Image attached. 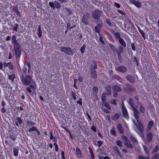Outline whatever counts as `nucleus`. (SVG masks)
Here are the masks:
<instances>
[{
	"label": "nucleus",
	"mask_w": 159,
	"mask_h": 159,
	"mask_svg": "<svg viewBox=\"0 0 159 159\" xmlns=\"http://www.w3.org/2000/svg\"><path fill=\"white\" fill-rule=\"evenodd\" d=\"M130 138L132 142L134 144H138V142L137 139L133 136L132 135L130 137Z\"/></svg>",
	"instance_id": "nucleus-27"
},
{
	"label": "nucleus",
	"mask_w": 159,
	"mask_h": 159,
	"mask_svg": "<svg viewBox=\"0 0 159 159\" xmlns=\"http://www.w3.org/2000/svg\"><path fill=\"white\" fill-rule=\"evenodd\" d=\"M12 12L16 17H18L19 18H21V13L19 11L18 7L17 5H16L13 7Z\"/></svg>",
	"instance_id": "nucleus-6"
},
{
	"label": "nucleus",
	"mask_w": 159,
	"mask_h": 159,
	"mask_svg": "<svg viewBox=\"0 0 159 159\" xmlns=\"http://www.w3.org/2000/svg\"><path fill=\"white\" fill-rule=\"evenodd\" d=\"M121 111L124 117L126 119H129V116L127 109L123 104L122 105Z\"/></svg>",
	"instance_id": "nucleus-10"
},
{
	"label": "nucleus",
	"mask_w": 159,
	"mask_h": 159,
	"mask_svg": "<svg viewBox=\"0 0 159 159\" xmlns=\"http://www.w3.org/2000/svg\"><path fill=\"white\" fill-rule=\"evenodd\" d=\"M89 14H84L82 18V21L85 25L89 24Z\"/></svg>",
	"instance_id": "nucleus-13"
},
{
	"label": "nucleus",
	"mask_w": 159,
	"mask_h": 159,
	"mask_svg": "<svg viewBox=\"0 0 159 159\" xmlns=\"http://www.w3.org/2000/svg\"><path fill=\"white\" fill-rule=\"evenodd\" d=\"M84 45H85L84 44L80 49V51L82 54H83L84 53L85 50V46H84Z\"/></svg>",
	"instance_id": "nucleus-60"
},
{
	"label": "nucleus",
	"mask_w": 159,
	"mask_h": 159,
	"mask_svg": "<svg viewBox=\"0 0 159 159\" xmlns=\"http://www.w3.org/2000/svg\"><path fill=\"white\" fill-rule=\"evenodd\" d=\"M42 32L41 30V28L40 25L38 26V35L39 38H40L42 36Z\"/></svg>",
	"instance_id": "nucleus-34"
},
{
	"label": "nucleus",
	"mask_w": 159,
	"mask_h": 159,
	"mask_svg": "<svg viewBox=\"0 0 159 159\" xmlns=\"http://www.w3.org/2000/svg\"><path fill=\"white\" fill-rule=\"evenodd\" d=\"M113 149L116 152L117 154L118 155H119V156H121V154L120 152V151L117 146H113Z\"/></svg>",
	"instance_id": "nucleus-32"
},
{
	"label": "nucleus",
	"mask_w": 159,
	"mask_h": 159,
	"mask_svg": "<svg viewBox=\"0 0 159 159\" xmlns=\"http://www.w3.org/2000/svg\"><path fill=\"white\" fill-rule=\"evenodd\" d=\"M139 159H149V156H144L143 155H139L138 156Z\"/></svg>",
	"instance_id": "nucleus-42"
},
{
	"label": "nucleus",
	"mask_w": 159,
	"mask_h": 159,
	"mask_svg": "<svg viewBox=\"0 0 159 159\" xmlns=\"http://www.w3.org/2000/svg\"><path fill=\"white\" fill-rule=\"evenodd\" d=\"M3 77V75L2 74H0V84H1V87L5 89L6 90H7V89L8 90H11L12 88L10 84L8 83H1L2 81V78Z\"/></svg>",
	"instance_id": "nucleus-4"
},
{
	"label": "nucleus",
	"mask_w": 159,
	"mask_h": 159,
	"mask_svg": "<svg viewBox=\"0 0 159 159\" xmlns=\"http://www.w3.org/2000/svg\"><path fill=\"white\" fill-rule=\"evenodd\" d=\"M110 133L113 135H116V132L115 129L114 127H113L110 130Z\"/></svg>",
	"instance_id": "nucleus-49"
},
{
	"label": "nucleus",
	"mask_w": 159,
	"mask_h": 159,
	"mask_svg": "<svg viewBox=\"0 0 159 159\" xmlns=\"http://www.w3.org/2000/svg\"><path fill=\"white\" fill-rule=\"evenodd\" d=\"M12 27V29L13 30L17 31L19 28V25L17 23L15 24L14 25H13Z\"/></svg>",
	"instance_id": "nucleus-40"
},
{
	"label": "nucleus",
	"mask_w": 159,
	"mask_h": 159,
	"mask_svg": "<svg viewBox=\"0 0 159 159\" xmlns=\"http://www.w3.org/2000/svg\"><path fill=\"white\" fill-rule=\"evenodd\" d=\"M134 115L135 119L137 121H139V111L135 108L133 109Z\"/></svg>",
	"instance_id": "nucleus-11"
},
{
	"label": "nucleus",
	"mask_w": 159,
	"mask_h": 159,
	"mask_svg": "<svg viewBox=\"0 0 159 159\" xmlns=\"http://www.w3.org/2000/svg\"><path fill=\"white\" fill-rule=\"evenodd\" d=\"M99 40L102 44H104L105 43L103 40V37L102 36L101 34H99Z\"/></svg>",
	"instance_id": "nucleus-48"
},
{
	"label": "nucleus",
	"mask_w": 159,
	"mask_h": 159,
	"mask_svg": "<svg viewBox=\"0 0 159 159\" xmlns=\"http://www.w3.org/2000/svg\"><path fill=\"white\" fill-rule=\"evenodd\" d=\"M122 138L125 140V146L128 148L130 149L133 148V146L127 137L125 136L124 135L122 137Z\"/></svg>",
	"instance_id": "nucleus-7"
},
{
	"label": "nucleus",
	"mask_w": 159,
	"mask_h": 159,
	"mask_svg": "<svg viewBox=\"0 0 159 159\" xmlns=\"http://www.w3.org/2000/svg\"><path fill=\"white\" fill-rule=\"evenodd\" d=\"M124 51L123 47L122 46H119L118 48V50L116 51V52H120L122 53Z\"/></svg>",
	"instance_id": "nucleus-47"
},
{
	"label": "nucleus",
	"mask_w": 159,
	"mask_h": 159,
	"mask_svg": "<svg viewBox=\"0 0 159 159\" xmlns=\"http://www.w3.org/2000/svg\"><path fill=\"white\" fill-rule=\"evenodd\" d=\"M137 45V44L135 45L134 43H132L131 44V48L132 50L133 51H135L136 50L135 47Z\"/></svg>",
	"instance_id": "nucleus-53"
},
{
	"label": "nucleus",
	"mask_w": 159,
	"mask_h": 159,
	"mask_svg": "<svg viewBox=\"0 0 159 159\" xmlns=\"http://www.w3.org/2000/svg\"><path fill=\"white\" fill-rule=\"evenodd\" d=\"M16 78V76L14 74H12L8 75V79L11 82H13Z\"/></svg>",
	"instance_id": "nucleus-21"
},
{
	"label": "nucleus",
	"mask_w": 159,
	"mask_h": 159,
	"mask_svg": "<svg viewBox=\"0 0 159 159\" xmlns=\"http://www.w3.org/2000/svg\"><path fill=\"white\" fill-rule=\"evenodd\" d=\"M115 70L118 72L125 73L127 71V68L124 66H115Z\"/></svg>",
	"instance_id": "nucleus-8"
},
{
	"label": "nucleus",
	"mask_w": 159,
	"mask_h": 159,
	"mask_svg": "<svg viewBox=\"0 0 159 159\" xmlns=\"http://www.w3.org/2000/svg\"><path fill=\"white\" fill-rule=\"evenodd\" d=\"M122 141L120 140H117L116 141V143L117 145L119 147H121L122 146Z\"/></svg>",
	"instance_id": "nucleus-54"
},
{
	"label": "nucleus",
	"mask_w": 159,
	"mask_h": 159,
	"mask_svg": "<svg viewBox=\"0 0 159 159\" xmlns=\"http://www.w3.org/2000/svg\"><path fill=\"white\" fill-rule=\"evenodd\" d=\"M76 153L78 157L80 158H81L82 157L81 152L79 148H77L76 150Z\"/></svg>",
	"instance_id": "nucleus-25"
},
{
	"label": "nucleus",
	"mask_w": 159,
	"mask_h": 159,
	"mask_svg": "<svg viewBox=\"0 0 159 159\" xmlns=\"http://www.w3.org/2000/svg\"><path fill=\"white\" fill-rule=\"evenodd\" d=\"M102 14V13L100 10H96L93 13V17L95 20H99Z\"/></svg>",
	"instance_id": "nucleus-9"
},
{
	"label": "nucleus",
	"mask_w": 159,
	"mask_h": 159,
	"mask_svg": "<svg viewBox=\"0 0 159 159\" xmlns=\"http://www.w3.org/2000/svg\"><path fill=\"white\" fill-rule=\"evenodd\" d=\"M103 25L102 24H99L95 27V31L96 32L98 33V34H101L100 31H101V28L102 27Z\"/></svg>",
	"instance_id": "nucleus-17"
},
{
	"label": "nucleus",
	"mask_w": 159,
	"mask_h": 159,
	"mask_svg": "<svg viewBox=\"0 0 159 159\" xmlns=\"http://www.w3.org/2000/svg\"><path fill=\"white\" fill-rule=\"evenodd\" d=\"M119 41L122 46H123L124 48H125L126 47V43L122 38H120L119 39Z\"/></svg>",
	"instance_id": "nucleus-23"
},
{
	"label": "nucleus",
	"mask_w": 159,
	"mask_h": 159,
	"mask_svg": "<svg viewBox=\"0 0 159 159\" xmlns=\"http://www.w3.org/2000/svg\"><path fill=\"white\" fill-rule=\"evenodd\" d=\"M106 23L108 24L109 26H111L112 23L111 22V21L109 19H107L106 20Z\"/></svg>",
	"instance_id": "nucleus-61"
},
{
	"label": "nucleus",
	"mask_w": 159,
	"mask_h": 159,
	"mask_svg": "<svg viewBox=\"0 0 159 159\" xmlns=\"http://www.w3.org/2000/svg\"><path fill=\"white\" fill-rule=\"evenodd\" d=\"M27 65L28 66L29 68L28 70V74H29L30 73V69H31V65L30 63H27Z\"/></svg>",
	"instance_id": "nucleus-62"
},
{
	"label": "nucleus",
	"mask_w": 159,
	"mask_h": 159,
	"mask_svg": "<svg viewBox=\"0 0 159 159\" xmlns=\"http://www.w3.org/2000/svg\"><path fill=\"white\" fill-rule=\"evenodd\" d=\"M26 124L29 127L33 126L34 125H36V124L33 122L31 121L28 120L26 122Z\"/></svg>",
	"instance_id": "nucleus-31"
},
{
	"label": "nucleus",
	"mask_w": 159,
	"mask_h": 159,
	"mask_svg": "<svg viewBox=\"0 0 159 159\" xmlns=\"http://www.w3.org/2000/svg\"><path fill=\"white\" fill-rule=\"evenodd\" d=\"M117 128L120 134H123L124 132V130L122 125L120 124H119L117 125Z\"/></svg>",
	"instance_id": "nucleus-19"
},
{
	"label": "nucleus",
	"mask_w": 159,
	"mask_h": 159,
	"mask_svg": "<svg viewBox=\"0 0 159 159\" xmlns=\"http://www.w3.org/2000/svg\"><path fill=\"white\" fill-rule=\"evenodd\" d=\"M106 91L109 94H111V87L110 85L107 86L106 88Z\"/></svg>",
	"instance_id": "nucleus-45"
},
{
	"label": "nucleus",
	"mask_w": 159,
	"mask_h": 159,
	"mask_svg": "<svg viewBox=\"0 0 159 159\" xmlns=\"http://www.w3.org/2000/svg\"><path fill=\"white\" fill-rule=\"evenodd\" d=\"M49 6L53 9H54L55 8L54 6V3L52 2H49Z\"/></svg>",
	"instance_id": "nucleus-59"
},
{
	"label": "nucleus",
	"mask_w": 159,
	"mask_h": 159,
	"mask_svg": "<svg viewBox=\"0 0 159 159\" xmlns=\"http://www.w3.org/2000/svg\"><path fill=\"white\" fill-rule=\"evenodd\" d=\"M120 117V115L119 113H116L112 117V120H113L115 121L116 120L119 119Z\"/></svg>",
	"instance_id": "nucleus-22"
},
{
	"label": "nucleus",
	"mask_w": 159,
	"mask_h": 159,
	"mask_svg": "<svg viewBox=\"0 0 159 159\" xmlns=\"http://www.w3.org/2000/svg\"><path fill=\"white\" fill-rule=\"evenodd\" d=\"M54 5H55V7L59 9L61 7V4L58 2L55 1L54 2Z\"/></svg>",
	"instance_id": "nucleus-36"
},
{
	"label": "nucleus",
	"mask_w": 159,
	"mask_h": 159,
	"mask_svg": "<svg viewBox=\"0 0 159 159\" xmlns=\"http://www.w3.org/2000/svg\"><path fill=\"white\" fill-rule=\"evenodd\" d=\"M126 79L129 82L134 84L135 82V78L132 75H128L126 77Z\"/></svg>",
	"instance_id": "nucleus-15"
},
{
	"label": "nucleus",
	"mask_w": 159,
	"mask_h": 159,
	"mask_svg": "<svg viewBox=\"0 0 159 159\" xmlns=\"http://www.w3.org/2000/svg\"><path fill=\"white\" fill-rule=\"evenodd\" d=\"M113 33L114 35L116 37L117 39H119L120 38V33L119 32H115L114 31H113Z\"/></svg>",
	"instance_id": "nucleus-46"
},
{
	"label": "nucleus",
	"mask_w": 159,
	"mask_h": 159,
	"mask_svg": "<svg viewBox=\"0 0 159 159\" xmlns=\"http://www.w3.org/2000/svg\"><path fill=\"white\" fill-rule=\"evenodd\" d=\"M8 67L11 70H13V66L11 62H9Z\"/></svg>",
	"instance_id": "nucleus-57"
},
{
	"label": "nucleus",
	"mask_w": 159,
	"mask_h": 159,
	"mask_svg": "<svg viewBox=\"0 0 159 159\" xmlns=\"http://www.w3.org/2000/svg\"><path fill=\"white\" fill-rule=\"evenodd\" d=\"M137 123L135 124V125L137 128V132L140 133L142 137H144V134L143 133L144 128L143 126L142 123L139 121H138Z\"/></svg>",
	"instance_id": "nucleus-3"
},
{
	"label": "nucleus",
	"mask_w": 159,
	"mask_h": 159,
	"mask_svg": "<svg viewBox=\"0 0 159 159\" xmlns=\"http://www.w3.org/2000/svg\"><path fill=\"white\" fill-rule=\"evenodd\" d=\"M117 11L123 17H126V14L122 11H121L119 9H118L117 10Z\"/></svg>",
	"instance_id": "nucleus-44"
},
{
	"label": "nucleus",
	"mask_w": 159,
	"mask_h": 159,
	"mask_svg": "<svg viewBox=\"0 0 159 159\" xmlns=\"http://www.w3.org/2000/svg\"><path fill=\"white\" fill-rule=\"evenodd\" d=\"M137 28L142 36L145 38V33L139 27L137 26Z\"/></svg>",
	"instance_id": "nucleus-35"
},
{
	"label": "nucleus",
	"mask_w": 159,
	"mask_h": 159,
	"mask_svg": "<svg viewBox=\"0 0 159 159\" xmlns=\"http://www.w3.org/2000/svg\"><path fill=\"white\" fill-rule=\"evenodd\" d=\"M16 120L17 121V122H16L15 125L17 127H18L19 124L20 125L22 124V120L20 117H17Z\"/></svg>",
	"instance_id": "nucleus-26"
},
{
	"label": "nucleus",
	"mask_w": 159,
	"mask_h": 159,
	"mask_svg": "<svg viewBox=\"0 0 159 159\" xmlns=\"http://www.w3.org/2000/svg\"><path fill=\"white\" fill-rule=\"evenodd\" d=\"M105 106L109 110L111 109V107H110L109 103L108 102H106L105 103Z\"/></svg>",
	"instance_id": "nucleus-56"
},
{
	"label": "nucleus",
	"mask_w": 159,
	"mask_h": 159,
	"mask_svg": "<svg viewBox=\"0 0 159 159\" xmlns=\"http://www.w3.org/2000/svg\"><path fill=\"white\" fill-rule=\"evenodd\" d=\"M159 150V146L158 145H156L155 147V148L152 151V153L153 154L157 152H158Z\"/></svg>",
	"instance_id": "nucleus-37"
},
{
	"label": "nucleus",
	"mask_w": 159,
	"mask_h": 159,
	"mask_svg": "<svg viewBox=\"0 0 159 159\" xmlns=\"http://www.w3.org/2000/svg\"><path fill=\"white\" fill-rule=\"evenodd\" d=\"M91 77L93 79H95L97 78V75L96 74V70H93L92 69H91Z\"/></svg>",
	"instance_id": "nucleus-20"
},
{
	"label": "nucleus",
	"mask_w": 159,
	"mask_h": 159,
	"mask_svg": "<svg viewBox=\"0 0 159 159\" xmlns=\"http://www.w3.org/2000/svg\"><path fill=\"white\" fill-rule=\"evenodd\" d=\"M134 4L138 8H140L142 6L141 3L140 2L138 1H136Z\"/></svg>",
	"instance_id": "nucleus-33"
},
{
	"label": "nucleus",
	"mask_w": 159,
	"mask_h": 159,
	"mask_svg": "<svg viewBox=\"0 0 159 159\" xmlns=\"http://www.w3.org/2000/svg\"><path fill=\"white\" fill-rule=\"evenodd\" d=\"M116 79L118 80L120 82L122 83L123 81L122 79L120 76H117L116 77Z\"/></svg>",
	"instance_id": "nucleus-55"
},
{
	"label": "nucleus",
	"mask_w": 159,
	"mask_h": 159,
	"mask_svg": "<svg viewBox=\"0 0 159 159\" xmlns=\"http://www.w3.org/2000/svg\"><path fill=\"white\" fill-rule=\"evenodd\" d=\"M71 96L73 98L74 100H76V94L75 93L72 92L71 93Z\"/></svg>",
	"instance_id": "nucleus-64"
},
{
	"label": "nucleus",
	"mask_w": 159,
	"mask_h": 159,
	"mask_svg": "<svg viewBox=\"0 0 159 159\" xmlns=\"http://www.w3.org/2000/svg\"><path fill=\"white\" fill-rule=\"evenodd\" d=\"M16 36L13 35L11 37L12 42L13 44L14 55L16 60L20 58L21 54V48L20 44L17 41Z\"/></svg>",
	"instance_id": "nucleus-2"
},
{
	"label": "nucleus",
	"mask_w": 159,
	"mask_h": 159,
	"mask_svg": "<svg viewBox=\"0 0 159 159\" xmlns=\"http://www.w3.org/2000/svg\"><path fill=\"white\" fill-rule=\"evenodd\" d=\"M32 73H30L28 75H21L20 76V78L22 84L24 86H29L26 88V91L30 93L33 95L36 94V84L35 81L33 80L32 76Z\"/></svg>",
	"instance_id": "nucleus-1"
},
{
	"label": "nucleus",
	"mask_w": 159,
	"mask_h": 159,
	"mask_svg": "<svg viewBox=\"0 0 159 159\" xmlns=\"http://www.w3.org/2000/svg\"><path fill=\"white\" fill-rule=\"evenodd\" d=\"M154 125V122L153 120H150L148 122V126L147 127V131H149Z\"/></svg>",
	"instance_id": "nucleus-18"
},
{
	"label": "nucleus",
	"mask_w": 159,
	"mask_h": 159,
	"mask_svg": "<svg viewBox=\"0 0 159 159\" xmlns=\"http://www.w3.org/2000/svg\"><path fill=\"white\" fill-rule=\"evenodd\" d=\"M49 133H50V139H51V140H52L53 139V137H53V131L52 130H51V131H49Z\"/></svg>",
	"instance_id": "nucleus-63"
},
{
	"label": "nucleus",
	"mask_w": 159,
	"mask_h": 159,
	"mask_svg": "<svg viewBox=\"0 0 159 159\" xmlns=\"http://www.w3.org/2000/svg\"><path fill=\"white\" fill-rule=\"evenodd\" d=\"M159 154L155 153L154 155L153 156L152 159H159Z\"/></svg>",
	"instance_id": "nucleus-58"
},
{
	"label": "nucleus",
	"mask_w": 159,
	"mask_h": 159,
	"mask_svg": "<svg viewBox=\"0 0 159 159\" xmlns=\"http://www.w3.org/2000/svg\"><path fill=\"white\" fill-rule=\"evenodd\" d=\"M139 110L142 113H144L145 111V108L144 107L142 106V104L140 105L139 107Z\"/></svg>",
	"instance_id": "nucleus-41"
},
{
	"label": "nucleus",
	"mask_w": 159,
	"mask_h": 159,
	"mask_svg": "<svg viewBox=\"0 0 159 159\" xmlns=\"http://www.w3.org/2000/svg\"><path fill=\"white\" fill-rule=\"evenodd\" d=\"M97 146H98V148H100L102 145L103 144V141L101 140H98L97 142Z\"/></svg>",
	"instance_id": "nucleus-52"
},
{
	"label": "nucleus",
	"mask_w": 159,
	"mask_h": 159,
	"mask_svg": "<svg viewBox=\"0 0 159 159\" xmlns=\"http://www.w3.org/2000/svg\"><path fill=\"white\" fill-rule=\"evenodd\" d=\"M97 61L96 60L94 61L93 63L94 64V65H92L91 66V69H92L93 70H95L97 68Z\"/></svg>",
	"instance_id": "nucleus-28"
},
{
	"label": "nucleus",
	"mask_w": 159,
	"mask_h": 159,
	"mask_svg": "<svg viewBox=\"0 0 159 159\" xmlns=\"http://www.w3.org/2000/svg\"><path fill=\"white\" fill-rule=\"evenodd\" d=\"M98 88L97 86H94L93 88V93L95 94H96L98 93Z\"/></svg>",
	"instance_id": "nucleus-51"
},
{
	"label": "nucleus",
	"mask_w": 159,
	"mask_h": 159,
	"mask_svg": "<svg viewBox=\"0 0 159 159\" xmlns=\"http://www.w3.org/2000/svg\"><path fill=\"white\" fill-rule=\"evenodd\" d=\"M143 148L146 154L147 155L149 156V151L147 147L146 146H144Z\"/></svg>",
	"instance_id": "nucleus-39"
},
{
	"label": "nucleus",
	"mask_w": 159,
	"mask_h": 159,
	"mask_svg": "<svg viewBox=\"0 0 159 159\" xmlns=\"http://www.w3.org/2000/svg\"><path fill=\"white\" fill-rule=\"evenodd\" d=\"M13 152L15 156L16 157L18 156L19 153V150L18 148H14L13 149Z\"/></svg>",
	"instance_id": "nucleus-30"
},
{
	"label": "nucleus",
	"mask_w": 159,
	"mask_h": 159,
	"mask_svg": "<svg viewBox=\"0 0 159 159\" xmlns=\"http://www.w3.org/2000/svg\"><path fill=\"white\" fill-rule=\"evenodd\" d=\"M109 46L112 50L114 52H116V48L115 46L113 45L111 43H110L109 44Z\"/></svg>",
	"instance_id": "nucleus-43"
},
{
	"label": "nucleus",
	"mask_w": 159,
	"mask_h": 159,
	"mask_svg": "<svg viewBox=\"0 0 159 159\" xmlns=\"http://www.w3.org/2000/svg\"><path fill=\"white\" fill-rule=\"evenodd\" d=\"M102 100L103 103H105V102L106 100V93H103L102 94L101 98Z\"/></svg>",
	"instance_id": "nucleus-38"
},
{
	"label": "nucleus",
	"mask_w": 159,
	"mask_h": 159,
	"mask_svg": "<svg viewBox=\"0 0 159 159\" xmlns=\"http://www.w3.org/2000/svg\"><path fill=\"white\" fill-rule=\"evenodd\" d=\"M88 149L89 152L91 156V159H94L95 155L92 148L91 147H89Z\"/></svg>",
	"instance_id": "nucleus-24"
},
{
	"label": "nucleus",
	"mask_w": 159,
	"mask_h": 159,
	"mask_svg": "<svg viewBox=\"0 0 159 159\" xmlns=\"http://www.w3.org/2000/svg\"><path fill=\"white\" fill-rule=\"evenodd\" d=\"M153 138V134L151 132L147 133L146 135V139L147 141L148 142H151Z\"/></svg>",
	"instance_id": "nucleus-16"
},
{
	"label": "nucleus",
	"mask_w": 159,
	"mask_h": 159,
	"mask_svg": "<svg viewBox=\"0 0 159 159\" xmlns=\"http://www.w3.org/2000/svg\"><path fill=\"white\" fill-rule=\"evenodd\" d=\"M128 103L132 107H134V103L132 98H130L129 99Z\"/></svg>",
	"instance_id": "nucleus-29"
},
{
	"label": "nucleus",
	"mask_w": 159,
	"mask_h": 159,
	"mask_svg": "<svg viewBox=\"0 0 159 159\" xmlns=\"http://www.w3.org/2000/svg\"><path fill=\"white\" fill-rule=\"evenodd\" d=\"M60 51L61 52H64L68 55H72L73 54L72 49L70 47H62L60 49Z\"/></svg>",
	"instance_id": "nucleus-5"
},
{
	"label": "nucleus",
	"mask_w": 159,
	"mask_h": 159,
	"mask_svg": "<svg viewBox=\"0 0 159 159\" xmlns=\"http://www.w3.org/2000/svg\"><path fill=\"white\" fill-rule=\"evenodd\" d=\"M118 101V100L117 99H111V104L115 105H116L117 104V102Z\"/></svg>",
	"instance_id": "nucleus-50"
},
{
	"label": "nucleus",
	"mask_w": 159,
	"mask_h": 159,
	"mask_svg": "<svg viewBox=\"0 0 159 159\" xmlns=\"http://www.w3.org/2000/svg\"><path fill=\"white\" fill-rule=\"evenodd\" d=\"M134 87L133 85L129 84L126 85V87L124 88L125 91L128 93L132 92L134 91Z\"/></svg>",
	"instance_id": "nucleus-12"
},
{
	"label": "nucleus",
	"mask_w": 159,
	"mask_h": 159,
	"mask_svg": "<svg viewBox=\"0 0 159 159\" xmlns=\"http://www.w3.org/2000/svg\"><path fill=\"white\" fill-rule=\"evenodd\" d=\"M112 89L113 91L115 92H120L121 91L120 87V84H117L112 87Z\"/></svg>",
	"instance_id": "nucleus-14"
}]
</instances>
